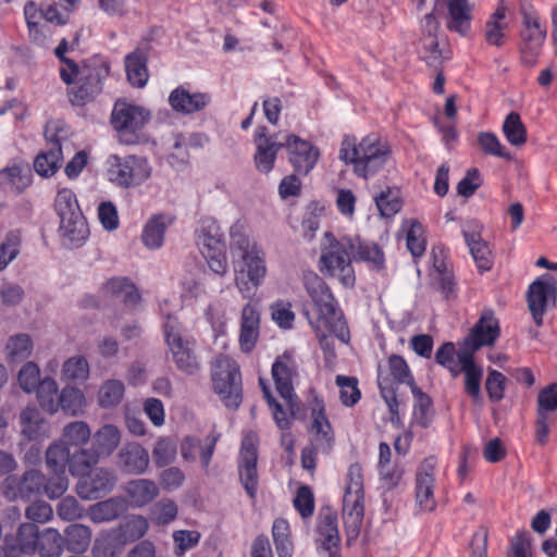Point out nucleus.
Instances as JSON below:
<instances>
[{
	"mask_svg": "<svg viewBox=\"0 0 557 557\" xmlns=\"http://www.w3.org/2000/svg\"><path fill=\"white\" fill-rule=\"evenodd\" d=\"M117 483V476L111 468L95 467L76 485L82 499L95 500L110 494Z\"/></svg>",
	"mask_w": 557,
	"mask_h": 557,
	"instance_id": "nucleus-15",
	"label": "nucleus"
},
{
	"mask_svg": "<svg viewBox=\"0 0 557 557\" xmlns=\"http://www.w3.org/2000/svg\"><path fill=\"white\" fill-rule=\"evenodd\" d=\"M364 516L363 472L359 463H352L346 475L342 517L347 540L351 545L359 536Z\"/></svg>",
	"mask_w": 557,
	"mask_h": 557,
	"instance_id": "nucleus-5",
	"label": "nucleus"
},
{
	"mask_svg": "<svg viewBox=\"0 0 557 557\" xmlns=\"http://www.w3.org/2000/svg\"><path fill=\"white\" fill-rule=\"evenodd\" d=\"M125 394L124 383L120 380H107L98 392V404L103 409L116 407Z\"/></svg>",
	"mask_w": 557,
	"mask_h": 557,
	"instance_id": "nucleus-50",
	"label": "nucleus"
},
{
	"mask_svg": "<svg viewBox=\"0 0 557 557\" xmlns=\"http://www.w3.org/2000/svg\"><path fill=\"white\" fill-rule=\"evenodd\" d=\"M557 298V281L544 274L536 278L528 289V306L537 326L543 323V315Z\"/></svg>",
	"mask_w": 557,
	"mask_h": 557,
	"instance_id": "nucleus-14",
	"label": "nucleus"
},
{
	"mask_svg": "<svg viewBox=\"0 0 557 557\" xmlns=\"http://www.w3.org/2000/svg\"><path fill=\"white\" fill-rule=\"evenodd\" d=\"M89 363L83 356H74L65 360L62 367V379L71 382H85L89 377Z\"/></svg>",
	"mask_w": 557,
	"mask_h": 557,
	"instance_id": "nucleus-56",
	"label": "nucleus"
},
{
	"mask_svg": "<svg viewBox=\"0 0 557 557\" xmlns=\"http://www.w3.org/2000/svg\"><path fill=\"white\" fill-rule=\"evenodd\" d=\"M304 286L317 311V317L309 319L312 329L320 331L326 324L333 327L341 342L348 343L349 329L327 284L317 273L307 272L304 274Z\"/></svg>",
	"mask_w": 557,
	"mask_h": 557,
	"instance_id": "nucleus-3",
	"label": "nucleus"
},
{
	"mask_svg": "<svg viewBox=\"0 0 557 557\" xmlns=\"http://www.w3.org/2000/svg\"><path fill=\"white\" fill-rule=\"evenodd\" d=\"M22 235L20 231H10L0 243V272L5 270L20 255Z\"/></svg>",
	"mask_w": 557,
	"mask_h": 557,
	"instance_id": "nucleus-54",
	"label": "nucleus"
},
{
	"mask_svg": "<svg viewBox=\"0 0 557 557\" xmlns=\"http://www.w3.org/2000/svg\"><path fill=\"white\" fill-rule=\"evenodd\" d=\"M258 461V436L256 433H248L242 441L238 457V473L240 483L247 495L255 499L259 486L257 469Z\"/></svg>",
	"mask_w": 557,
	"mask_h": 557,
	"instance_id": "nucleus-12",
	"label": "nucleus"
},
{
	"mask_svg": "<svg viewBox=\"0 0 557 557\" xmlns=\"http://www.w3.org/2000/svg\"><path fill=\"white\" fill-rule=\"evenodd\" d=\"M256 153L253 156L256 169L263 174L270 173L275 164L277 153L283 144L274 137L267 135V128L259 126L255 131Z\"/></svg>",
	"mask_w": 557,
	"mask_h": 557,
	"instance_id": "nucleus-20",
	"label": "nucleus"
},
{
	"mask_svg": "<svg viewBox=\"0 0 557 557\" xmlns=\"http://www.w3.org/2000/svg\"><path fill=\"white\" fill-rule=\"evenodd\" d=\"M500 334L498 320L493 310L486 309L481 313L480 319L471 330L467 338V345L472 350H478L483 346H491Z\"/></svg>",
	"mask_w": 557,
	"mask_h": 557,
	"instance_id": "nucleus-24",
	"label": "nucleus"
},
{
	"mask_svg": "<svg viewBox=\"0 0 557 557\" xmlns=\"http://www.w3.org/2000/svg\"><path fill=\"white\" fill-rule=\"evenodd\" d=\"M109 75V65L103 62H89L82 66L77 87L71 91L74 104H85L102 90V81Z\"/></svg>",
	"mask_w": 557,
	"mask_h": 557,
	"instance_id": "nucleus-13",
	"label": "nucleus"
},
{
	"mask_svg": "<svg viewBox=\"0 0 557 557\" xmlns=\"http://www.w3.org/2000/svg\"><path fill=\"white\" fill-rule=\"evenodd\" d=\"M296 362L292 351L278 356L272 364V376L275 387L282 398L292 405L294 394L293 377L296 373Z\"/></svg>",
	"mask_w": 557,
	"mask_h": 557,
	"instance_id": "nucleus-21",
	"label": "nucleus"
},
{
	"mask_svg": "<svg viewBox=\"0 0 557 557\" xmlns=\"http://www.w3.org/2000/svg\"><path fill=\"white\" fill-rule=\"evenodd\" d=\"M411 393L414 398L413 419L422 428H426L432 420V400L416 384H412Z\"/></svg>",
	"mask_w": 557,
	"mask_h": 557,
	"instance_id": "nucleus-53",
	"label": "nucleus"
},
{
	"mask_svg": "<svg viewBox=\"0 0 557 557\" xmlns=\"http://www.w3.org/2000/svg\"><path fill=\"white\" fill-rule=\"evenodd\" d=\"M57 513L64 521H74L86 516L84 507L73 496H66L61 499L57 506Z\"/></svg>",
	"mask_w": 557,
	"mask_h": 557,
	"instance_id": "nucleus-63",
	"label": "nucleus"
},
{
	"mask_svg": "<svg viewBox=\"0 0 557 557\" xmlns=\"http://www.w3.org/2000/svg\"><path fill=\"white\" fill-rule=\"evenodd\" d=\"M62 435L67 446L83 447L91 438V430L85 421H73L63 428Z\"/></svg>",
	"mask_w": 557,
	"mask_h": 557,
	"instance_id": "nucleus-57",
	"label": "nucleus"
},
{
	"mask_svg": "<svg viewBox=\"0 0 557 557\" xmlns=\"http://www.w3.org/2000/svg\"><path fill=\"white\" fill-rule=\"evenodd\" d=\"M240 228L238 223L231 227L232 245L242 251V260L251 285L260 286L267 275L265 252L256 242L244 235Z\"/></svg>",
	"mask_w": 557,
	"mask_h": 557,
	"instance_id": "nucleus-11",
	"label": "nucleus"
},
{
	"mask_svg": "<svg viewBox=\"0 0 557 557\" xmlns=\"http://www.w3.org/2000/svg\"><path fill=\"white\" fill-rule=\"evenodd\" d=\"M124 492L132 507L143 508L159 495V487L152 480L136 479L125 485Z\"/></svg>",
	"mask_w": 557,
	"mask_h": 557,
	"instance_id": "nucleus-34",
	"label": "nucleus"
},
{
	"mask_svg": "<svg viewBox=\"0 0 557 557\" xmlns=\"http://www.w3.org/2000/svg\"><path fill=\"white\" fill-rule=\"evenodd\" d=\"M59 236L66 248H78L88 238L89 228L83 213L60 220Z\"/></svg>",
	"mask_w": 557,
	"mask_h": 557,
	"instance_id": "nucleus-28",
	"label": "nucleus"
},
{
	"mask_svg": "<svg viewBox=\"0 0 557 557\" xmlns=\"http://www.w3.org/2000/svg\"><path fill=\"white\" fill-rule=\"evenodd\" d=\"M315 542L330 557H337L341 536L335 513L327 511L319 515Z\"/></svg>",
	"mask_w": 557,
	"mask_h": 557,
	"instance_id": "nucleus-27",
	"label": "nucleus"
},
{
	"mask_svg": "<svg viewBox=\"0 0 557 557\" xmlns=\"http://www.w3.org/2000/svg\"><path fill=\"white\" fill-rule=\"evenodd\" d=\"M152 174L148 158L139 154H110L106 160L108 181L122 189L137 188Z\"/></svg>",
	"mask_w": 557,
	"mask_h": 557,
	"instance_id": "nucleus-7",
	"label": "nucleus"
},
{
	"mask_svg": "<svg viewBox=\"0 0 557 557\" xmlns=\"http://www.w3.org/2000/svg\"><path fill=\"white\" fill-rule=\"evenodd\" d=\"M150 120L145 108L125 101H117L112 111V125L117 131L120 141L135 145L139 141L138 132Z\"/></svg>",
	"mask_w": 557,
	"mask_h": 557,
	"instance_id": "nucleus-10",
	"label": "nucleus"
},
{
	"mask_svg": "<svg viewBox=\"0 0 557 557\" xmlns=\"http://www.w3.org/2000/svg\"><path fill=\"white\" fill-rule=\"evenodd\" d=\"M324 240L320 271L336 278L346 288H352L356 283L352 261L369 262L377 268L383 265L384 255L374 243L363 242L358 236L336 237L331 232L324 234Z\"/></svg>",
	"mask_w": 557,
	"mask_h": 557,
	"instance_id": "nucleus-1",
	"label": "nucleus"
},
{
	"mask_svg": "<svg viewBox=\"0 0 557 557\" xmlns=\"http://www.w3.org/2000/svg\"><path fill=\"white\" fill-rule=\"evenodd\" d=\"M335 382L339 387V399L344 406L352 407L360 400L361 392L357 377L338 374Z\"/></svg>",
	"mask_w": 557,
	"mask_h": 557,
	"instance_id": "nucleus-59",
	"label": "nucleus"
},
{
	"mask_svg": "<svg viewBox=\"0 0 557 557\" xmlns=\"http://www.w3.org/2000/svg\"><path fill=\"white\" fill-rule=\"evenodd\" d=\"M20 433L27 441L39 442L50 437L51 423L35 407H26L18 414Z\"/></svg>",
	"mask_w": 557,
	"mask_h": 557,
	"instance_id": "nucleus-26",
	"label": "nucleus"
},
{
	"mask_svg": "<svg viewBox=\"0 0 557 557\" xmlns=\"http://www.w3.org/2000/svg\"><path fill=\"white\" fill-rule=\"evenodd\" d=\"M387 369L388 374L392 376L393 381L408 384L410 388L412 387V384H416L410 369L403 357L398 355H392L387 361Z\"/></svg>",
	"mask_w": 557,
	"mask_h": 557,
	"instance_id": "nucleus-62",
	"label": "nucleus"
},
{
	"mask_svg": "<svg viewBox=\"0 0 557 557\" xmlns=\"http://www.w3.org/2000/svg\"><path fill=\"white\" fill-rule=\"evenodd\" d=\"M148 520L141 515H132L121 522L113 531L125 546L141 539L148 531Z\"/></svg>",
	"mask_w": 557,
	"mask_h": 557,
	"instance_id": "nucleus-41",
	"label": "nucleus"
},
{
	"mask_svg": "<svg viewBox=\"0 0 557 557\" xmlns=\"http://www.w3.org/2000/svg\"><path fill=\"white\" fill-rule=\"evenodd\" d=\"M63 550V536L57 529L47 528L41 531L36 552L40 557H61Z\"/></svg>",
	"mask_w": 557,
	"mask_h": 557,
	"instance_id": "nucleus-46",
	"label": "nucleus"
},
{
	"mask_svg": "<svg viewBox=\"0 0 557 557\" xmlns=\"http://www.w3.org/2000/svg\"><path fill=\"white\" fill-rule=\"evenodd\" d=\"M169 306L170 302L166 299L159 304V311L165 319L162 323L165 343L176 367L187 374H195L199 369L194 349L195 342L177 318L169 310Z\"/></svg>",
	"mask_w": 557,
	"mask_h": 557,
	"instance_id": "nucleus-4",
	"label": "nucleus"
},
{
	"mask_svg": "<svg viewBox=\"0 0 557 557\" xmlns=\"http://www.w3.org/2000/svg\"><path fill=\"white\" fill-rule=\"evenodd\" d=\"M436 459L425 458L419 466L416 474L414 497L416 505L421 511L431 512L436 508L435 499V469Z\"/></svg>",
	"mask_w": 557,
	"mask_h": 557,
	"instance_id": "nucleus-16",
	"label": "nucleus"
},
{
	"mask_svg": "<svg viewBox=\"0 0 557 557\" xmlns=\"http://www.w3.org/2000/svg\"><path fill=\"white\" fill-rule=\"evenodd\" d=\"M520 14L522 16L519 46L520 57L524 65L533 66L542 51L547 32L532 5L521 3Z\"/></svg>",
	"mask_w": 557,
	"mask_h": 557,
	"instance_id": "nucleus-9",
	"label": "nucleus"
},
{
	"mask_svg": "<svg viewBox=\"0 0 557 557\" xmlns=\"http://www.w3.org/2000/svg\"><path fill=\"white\" fill-rule=\"evenodd\" d=\"M391 154L387 143L377 135L371 134L358 144L354 137H345L342 141L339 158L354 166V173L364 180L373 177L386 164Z\"/></svg>",
	"mask_w": 557,
	"mask_h": 557,
	"instance_id": "nucleus-2",
	"label": "nucleus"
},
{
	"mask_svg": "<svg viewBox=\"0 0 557 557\" xmlns=\"http://www.w3.org/2000/svg\"><path fill=\"white\" fill-rule=\"evenodd\" d=\"M63 159L60 147L48 148L37 154L34 160V170L42 177H50L57 173Z\"/></svg>",
	"mask_w": 557,
	"mask_h": 557,
	"instance_id": "nucleus-45",
	"label": "nucleus"
},
{
	"mask_svg": "<svg viewBox=\"0 0 557 557\" xmlns=\"http://www.w3.org/2000/svg\"><path fill=\"white\" fill-rule=\"evenodd\" d=\"M311 444L322 453H329L334 444V432L326 417L323 400L315 397L310 403Z\"/></svg>",
	"mask_w": 557,
	"mask_h": 557,
	"instance_id": "nucleus-18",
	"label": "nucleus"
},
{
	"mask_svg": "<svg viewBox=\"0 0 557 557\" xmlns=\"http://www.w3.org/2000/svg\"><path fill=\"white\" fill-rule=\"evenodd\" d=\"M447 28L467 35L471 26V7L468 0H447Z\"/></svg>",
	"mask_w": 557,
	"mask_h": 557,
	"instance_id": "nucleus-38",
	"label": "nucleus"
},
{
	"mask_svg": "<svg viewBox=\"0 0 557 557\" xmlns=\"http://www.w3.org/2000/svg\"><path fill=\"white\" fill-rule=\"evenodd\" d=\"M197 245L202 251L225 248L224 235L218 222L212 218H203L197 230Z\"/></svg>",
	"mask_w": 557,
	"mask_h": 557,
	"instance_id": "nucleus-37",
	"label": "nucleus"
},
{
	"mask_svg": "<svg viewBox=\"0 0 557 557\" xmlns=\"http://www.w3.org/2000/svg\"><path fill=\"white\" fill-rule=\"evenodd\" d=\"M176 456V445L168 437H160L152 449V458L157 467L170 465Z\"/></svg>",
	"mask_w": 557,
	"mask_h": 557,
	"instance_id": "nucleus-61",
	"label": "nucleus"
},
{
	"mask_svg": "<svg viewBox=\"0 0 557 557\" xmlns=\"http://www.w3.org/2000/svg\"><path fill=\"white\" fill-rule=\"evenodd\" d=\"M502 129L510 145L521 147L527 143V128L517 112L512 111L505 117Z\"/></svg>",
	"mask_w": 557,
	"mask_h": 557,
	"instance_id": "nucleus-48",
	"label": "nucleus"
},
{
	"mask_svg": "<svg viewBox=\"0 0 557 557\" xmlns=\"http://www.w3.org/2000/svg\"><path fill=\"white\" fill-rule=\"evenodd\" d=\"M478 143L486 154L498 157L505 160L512 159L510 151L500 143L494 133H480L478 136Z\"/></svg>",
	"mask_w": 557,
	"mask_h": 557,
	"instance_id": "nucleus-60",
	"label": "nucleus"
},
{
	"mask_svg": "<svg viewBox=\"0 0 557 557\" xmlns=\"http://www.w3.org/2000/svg\"><path fill=\"white\" fill-rule=\"evenodd\" d=\"M289 162L299 174H308L319 159V150L310 141L289 135L285 143Z\"/></svg>",
	"mask_w": 557,
	"mask_h": 557,
	"instance_id": "nucleus-19",
	"label": "nucleus"
},
{
	"mask_svg": "<svg viewBox=\"0 0 557 557\" xmlns=\"http://www.w3.org/2000/svg\"><path fill=\"white\" fill-rule=\"evenodd\" d=\"M177 513L178 508L175 502L162 498L150 508L149 518L157 525H166L176 519Z\"/></svg>",
	"mask_w": 557,
	"mask_h": 557,
	"instance_id": "nucleus-58",
	"label": "nucleus"
},
{
	"mask_svg": "<svg viewBox=\"0 0 557 557\" xmlns=\"http://www.w3.org/2000/svg\"><path fill=\"white\" fill-rule=\"evenodd\" d=\"M53 208L60 220L83 213L75 193L65 187L57 191Z\"/></svg>",
	"mask_w": 557,
	"mask_h": 557,
	"instance_id": "nucleus-52",
	"label": "nucleus"
},
{
	"mask_svg": "<svg viewBox=\"0 0 557 557\" xmlns=\"http://www.w3.org/2000/svg\"><path fill=\"white\" fill-rule=\"evenodd\" d=\"M461 371L465 374V391L473 399L474 403H482L481 395V381L483 376V370L476 366L472 356L468 354H461L458 356Z\"/></svg>",
	"mask_w": 557,
	"mask_h": 557,
	"instance_id": "nucleus-36",
	"label": "nucleus"
},
{
	"mask_svg": "<svg viewBox=\"0 0 557 557\" xmlns=\"http://www.w3.org/2000/svg\"><path fill=\"white\" fill-rule=\"evenodd\" d=\"M123 542L113 529L97 535L91 547L92 557H119L124 549Z\"/></svg>",
	"mask_w": 557,
	"mask_h": 557,
	"instance_id": "nucleus-43",
	"label": "nucleus"
},
{
	"mask_svg": "<svg viewBox=\"0 0 557 557\" xmlns=\"http://www.w3.org/2000/svg\"><path fill=\"white\" fill-rule=\"evenodd\" d=\"M64 548L74 554H85L91 543L92 531L88 525L72 523L63 530Z\"/></svg>",
	"mask_w": 557,
	"mask_h": 557,
	"instance_id": "nucleus-39",
	"label": "nucleus"
},
{
	"mask_svg": "<svg viewBox=\"0 0 557 557\" xmlns=\"http://www.w3.org/2000/svg\"><path fill=\"white\" fill-rule=\"evenodd\" d=\"M260 313L256 306L247 304L242 310L239 346L242 351L250 352L259 337Z\"/></svg>",
	"mask_w": 557,
	"mask_h": 557,
	"instance_id": "nucleus-30",
	"label": "nucleus"
},
{
	"mask_svg": "<svg viewBox=\"0 0 557 557\" xmlns=\"http://www.w3.org/2000/svg\"><path fill=\"white\" fill-rule=\"evenodd\" d=\"M148 450L137 442H127L121 446L116 454L119 468L127 474H143L149 467Z\"/></svg>",
	"mask_w": 557,
	"mask_h": 557,
	"instance_id": "nucleus-23",
	"label": "nucleus"
},
{
	"mask_svg": "<svg viewBox=\"0 0 557 557\" xmlns=\"http://www.w3.org/2000/svg\"><path fill=\"white\" fill-rule=\"evenodd\" d=\"M37 399L40 407L53 414L59 410V386L51 377H45L36 387Z\"/></svg>",
	"mask_w": 557,
	"mask_h": 557,
	"instance_id": "nucleus-47",
	"label": "nucleus"
},
{
	"mask_svg": "<svg viewBox=\"0 0 557 557\" xmlns=\"http://www.w3.org/2000/svg\"><path fill=\"white\" fill-rule=\"evenodd\" d=\"M40 531L35 523H22L12 540H5L4 556L22 557L23 555H34L38 549V540Z\"/></svg>",
	"mask_w": 557,
	"mask_h": 557,
	"instance_id": "nucleus-22",
	"label": "nucleus"
},
{
	"mask_svg": "<svg viewBox=\"0 0 557 557\" xmlns=\"http://www.w3.org/2000/svg\"><path fill=\"white\" fill-rule=\"evenodd\" d=\"M103 293L125 306L134 307L140 300V294L135 284L127 277H112L106 282Z\"/></svg>",
	"mask_w": 557,
	"mask_h": 557,
	"instance_id": "nucleus-35",
	"label": "nucleus"
},
{
	"mask_svg": "<svg viewBox=\"0 0 557 557\" xmlns=\"http://www.w3.org/2000/svg\"><path fill=\"white\" fill-rule=\"evenodd\" d=\"M506 14V7L500 4L485 22L484 39L486 44L495 47H502L505 44L508 29V23L505 21Z\"/></svg>",
	"mask_w": 557,
	"mask_h": 557,
	"instance_id": "nucleus-40",
	"label": "nucleus"
},
{
	"mask_svg": "<svg viewBox=\"0 0 557 557\" xmlns=\"http://www.w3.org/2000/svg\"><path fill=\"white\" fill-rule=\"evenodd\" d=\"M100 457L90 447H78L71 453L70 447L63 441H54L46 450L47 467L53 472H65L66 468L71 475L83 479L92 470Z\"/></svg>",
	"mask_w": 557,
	"mask_h": 557,
	"instance_id": "nucleus-6",
	"label": "nucleus"
},
{
	"mask_svg": "<svg viewBox=\"0 0 557 557\" xmlns=\"http://www.w3.org/2000/svg\"><path fill=\"white\" fill-rule=\"evenodd\" d=\"M127 509L123 497H110L88 507L86 517L96 524L116 520Z\"/></svg>",
	"mask_w": 557,
	"mask_h": 557,
	"instance_id": "nucleus-31",
	"label": "nucleus"
},
{
	"mask_svg": "<svg viewBox=\"0 0 557 557\" xmlns=\"http://www.w3.org/2000/svg\"><path fill=\"white\" fill-rule=\"evenodd\" d=\"M125 71L131 85L138 88L144 87L149 77L146 54L140 50L127 54L125 58Z\"/></svg>",
	"mask_w": 557,
	"mask_h": 557,
	"instance_id": "nucleus-42",
	"label": "nucleus"
},
{
	"mask_svg": "<svg viewBox=\"0 0 557 557\" xmlns=\"http://www.w3.org/2000/svg\"><path fill=\"white\" fill-rule=\"evenodd\" d=\"M174 222V216L158 213L150 216L144 225L141 240L145 247L154 250L162 247L165 232Z\"/></svg>",
	"mask_w": 557,
	"mask_h": 557,
	"instance_id": "nucleus-29",
	"label": "nucleus"
},
{
	"mask_svg": "<svg viewBox=\"0 0 557 557\" xmlns=\"http://www.w3.org/2000/svg\"><path fill=\"white\" fill-rule=\"evenodd\" d=\"M272 537L278 557H292L293 543L290 540V529L287 520L277 518L272 525Z\"/></svg>",
	"mask_w": 557,
	"mask_h": 557,
	"instance_id": "nucleus-51",
	"label": "nucleus"
},
{
	"mask_svg": "<svg viewBox=\"0 0 557 557\" xmlns=\"http://www.w3.org/2000/svg\"><path fill=\"white\" fill-rule=\"evenodd\" d=\"M91 448L100 458L110 457L119 447L122 440L121 430L112 423H106L91 434Z\"/></svg>",
	"mask_w": 557,
	"mask_h": 557,
	"instance_id": "nucleus-32",
	"label": "nucleus"
},
{
	"mask_svg": "<svg viewBox=\"0 0 557 557\" xmlns=\"http://www.w3.org/2000/svg\"><path fill=\"white\" fill-rule=\"evenodd\" d=\"M479 225H473L472 230L463 228L462 235L470 253L480 271H487L492 268V251L486 242L481 237L478 231Z\"/></svg>",
	"mask_w": 557,
	"mask_h": 557,
	"instance_id": "nucleus-33",
	"label": "nucleus"
},
{
	"mask_svg": "<svg viewBox=\"0 0 557 557\" xmlns=\"http://www.w3.org/2000/svg\"><path fill=\"white\" fill-rule=\"evenodd\" d=\"M45 475L38 470H28L22 476L8 475L2 483V492L10 500L29 499L44 487Z\"/></svg>",
	"mask_w": 557,
	"mask_h": 557,
	"instance_id": "nucleus-17",
	"label": "nucleus"
},
{
	"mask_svg": "<svg viewBox=\"0 0 557 557\" xmlns=\"http://www.w3.org/2000/svg\"><path fill=\"white\" fill-rule=\"evenodd\" d=\"M212 382L222 403L231 409L239 407L243 399L239 367L232 358L221 355L212 363Z\"/></svg>",
	"mask_w": 557,
	"mask_h": 557,
	"instance_id": "nucleus-8",
	"label": "nucleus"
},
{
	"mask_svg": "<svg viewBox=\"0 0 557 557\" xmlns=\"http://www.w3.org/2000/svg\"><path fill=\"white\" fill-rule=\"evenodd\" d=\"M32 171L28 165L13 164L0 171V184L8 185L15 193H22L32 184Z\"/></svg>",
	"mask_w": 557,
	"mask_h": 557,
	"instance_id": "nucleus-44",
	"label": "nucleus"
},
{
	"mask_svg": "<svg viewBox=\"0 0 557 557\" xmlns=\"http://www.w3.org/2000/svg\"><path fill=\"white\" fill-rule=\"evenodd\" d=\"M557 410V383H553L540 391L537 396V413L548 416Z\"/></svg>",
	"mask_w": 557,
	"mask_h": 557,
	"instance_id": "nucleus-64",
	"label": "nucleus"
},
{
	"mask_svg": "<svg viewBox=\"0 0 557 557\" xmlns=\"http://www.w3.org/2000/svg\"><path fill=\"white\" fill-rule=\"evenodd\" d=\"M211 101L207 92H190L185 86L181 85L174 88L168 102L173 111L183 115L194 114L203 110Z\"/></svg>",
	"mask_w": 557,
	"mask_h": 557,
	"instance_id": "nucleus-25",
	"label": "nucleus"
},
{
	"mask_svg": "<svg viewBox=\"0 0 557 557\" xmlns=\"http://www.w3.org/2000/svg\"><path fill=\"white\" fill-rule=\"evenodd\" d=\"M59 409L72 416L83 412L86 406V398L83 392L73 386L64 387L59 395Z\"/></svg>",
	"mask_w": 557,
	"mask_h": 557,
	"instance_id": "nucleus-55",
	"label": "nucleus"
},
{
	"mask_svg": "<svg viewBox=\"0 0 557 557\" xmlns=\"http://www.w3.org/2000/svg\"><path fill=\"white\" fill-rule=\"evenodd\" d=\"M7 358L11 362H21L30 357L33 341L28 334L21 333L9 337L5 345Z\"/></svg>",
	"mask_w": 557,
	"mask_h": 557,
	"instance_id": "nucleus-49",
	"label": "nucleus"
}]
</instances>
